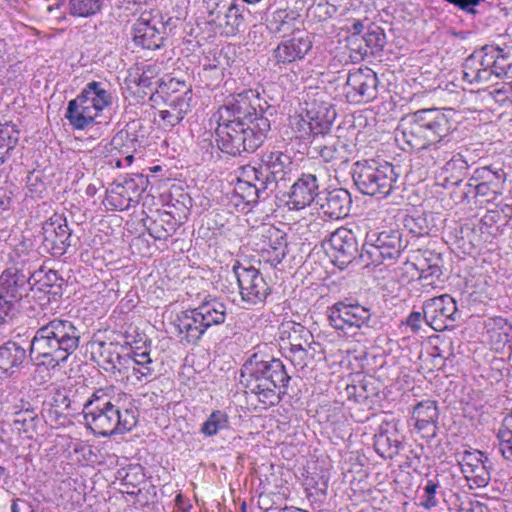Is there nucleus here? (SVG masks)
I'll list each match as a JSON object with an SVG mask.
<instances>
[{
    "instance_id": "f257e3e1",
    "label": "nucleus",
    "mask_w": 512,
    "mask_h": 512,
    "mask_svg": "<svg viewBox=\"0 0 512 512\" xmlns=\"http://www.w3.org/2000/svg\"><path fill=\"white\" fill-rule=\"evenodd\" d=\"M258 94L243 90L227 98L217 112L215 130L219 149L232 156L254 152L267 138L270 120L259 105Z\"/></svg>"
},
{
    "instance_id": "f03ea898",
    "label": "nucleus",
    "mask_w": 512,
    "mask_h": 512,
    "mask_svg": "<svg viewBox=\"0 0 512 512\" xmlns=\"http://www.w3.org/2000/svg\"><path fill=\"white\" fill-rule=\"evenodd\" d=\"M452 120L438 108L420 109L404 116L395 131L397 142L417 151L427 165L445 161L453 152Z\"/></svg>"
},
{
    "instance_id": "7ed1b4c3",
    "label": "nucleus",
    "mask_w": 512,
    "mask_h": 512,
    "mask_svg": "<svg viewBox=\"0 0 512 512\" xmlns=\"http://www.w3.org/2000/svg\"><path fill=\"white\" fill-rule=\"evenodd\" d=\"M291 377L280 359L255 352L240 370V382L265 406L277 405L286 393Z\"/></svg>"
},
{
    "instance_id": "20e7f679",
    "label": "nucleus",
    "mask_w": 512,
    "mask_h": 512,
    "mask_svg": "<svg viewBox=\"0 0 512 512\" xmlns=\"http://www.w3.org/2000/svg\"><path fill=\"white\" fill-rule=\"evenodd\" d=\"M81 330L70 320L54 318L35 332L29 354L51 369L63 366L79 347Z\"/></svg>"
},
{
    "instance_id": "39448f33",
    "label": "nucleus",
    "mask_w": 512,
    "mask_h": 512,
    "mask_svg": "<svg viewBox=\"0 0 512 512\" xmlns=\"http://www.w3.org/2000/svg\"><path fill=\"white\" fill-rule=\"evenodd\" d=\"M113 392V387L97 389L84 404V419L94 434H123L136 426L135 410L123 408L120 395Z\"/></svg>"
},
{
    "instance_id": "423d86ee",
    "label": "nucleus",
    "mask_w": 512,
    "mask_h": 512,
    "mask_svg": "<svg viewBox=\"0 0 512 512\" xmlns=\"http://www.w3.org/2000/svg\"><path fill=\"white\" fill-rule=\"evenodd\" d=\"M512 68V49L484 46L463 63V80L470 84H488L505 77Z\"/></svg>"
},
{
    "instance_id": "0eeeda50",
    "label": "nucleus",
    "mask_w": 512,
    "mask_h": 512,
    "mask_svg": "<svg viewBox=\"0 0 512 512\" xmlns=\"http://www.w3.org/2000/svg\"><path fill=\"white\" fill-rule=\"evenodd\" d=\"M112 104L113 95L110 85L105 82L91 81L76 98L68 102L65 118L73 129L84 130Z\"/></svg>"
},
{
    "instance_id": "6e6552de",
    "label": "nucleus",
    "mask_w": 512,
    "mask_h": 512,
    "mask_svg": "<svg viewBox=\"0 0 512 512\" xmlns=\"http://www.w3.org/2000/svg\"><path fill=\"white\" fill-rule=\"evenodd\" d=\"M226 316V305L208 295L197 307L178 314L174 325L187 343L196 344L210 327L224 323Z\"/></svg>"
},
{
    "instance_id": "1a4fd4ad",
    "label": "nucleus",
    "mask_w": 512,
    "mask_h": 512,
    "mask_svg": "<svg viewBox=\"0 0 512 512\" xmlns=\"http://www.w3.org/2000/svg\"><path fill=\"white\" fill-rule=\"evenodd\" d=\"M398 177L396 167L380 159L357 161L353 168L355 185L362 194L369 196H388L394 189Z\"/></svg>"
},
{
    "instance_id": "9d476101",
    "label": "nucleus",
    "mask_w": 512,
    "mask_h": 512,
    "mask_svg": "<svg viewBox=\"0 0 512 512\" xmlns=\"http://www.w3.org/2000/svg\"><path fill=\"white\" fill-rule=\"evenodd\" d=\"M335 117V110L330 105L324 103L317 111L311 108L294 115L290 119V125L297 138L308 139L327 134Z\"/></svg>"
},
{
    "instance_id": "9b49d317",
    "label": "nucleus",
    "mask_w": 512,
    "mask_h": 512,
    "mask_svg": "<svg viewBox=\"0 0 512 512\" xmlns=\"http://www.w3.org/2000/svg\"><path fill=\"white\" fill-rule=\"evenodd\" d=\"M371 307L358 303L337 302L328 309V320L332 327L346 335H354L362 327H370Z\"/></svg>"
},
{
    "instance_id": "f8f14e48",
    "label": "nucleus",
    "mask_w": 512,
    "mask_h": 512,
    "mask_svg": "<svg viewBox=\"0 0 512 512\" xmlns=\"http://www.w3.org/2000/svg\"><path fill=\"white\" fill-rule=\"evenodd\" d=\"M377 74L370 68H358L348 73L344 94L349 103H366L377 97Z\"/></svg>"
},
{
    "instance_id": "ddd939ff",
    "label": "nucleus",
    "mask_w": 512,
    "mask_h": 512,
    "mask_svg": "<svg viewBox=\"0 0 512 512\" xmlns=\"http://www.w3.org/2000/svg\"><path fill=\"white\" fill-rule=\"evenodd\" d=\"M422 310L426 324L435 331H443L451 327L458 314L456 301L448 294L424 301Z\"/></svg>"
},
{
    "instance_id": "4468645a",
    "label": "nucleus",
    "mask_w": 512,
    "mask_h": 512,
    "mask_svg": "<svg viewBox=\"0 0 512 512\" xmlns=\"http://www.w3.org/2000/svg\"><path fill=\"white\" fill-rule=\"evenodd\" d=\"M133 41L144 49L156 50L163 46L165 26L151 13L144 12L132 26Z\"/></svg>"
},
{
    "instance_id": "2eb2a0df",
    "label": "nucleus",
    "mask_w": 512,
    "mask_h": 512,
    "mask_svg": "<svg viewBox=\"0 0 512 512\" xmlns=\"http://www.w3.org/2000/svg\"><path fill=\"white\" fill-rule=\"evenodd\" d=\"M241 298L249 305L263 303L270 293V287L254 267L234 266Z\"/></svg>"
},
{
    "instance_id": "dca6fc26",
    "label": "nucleus",
    "mask_w": 512,
    "mask_h": 512,
    "mask_svg": "<svg viewBox=\"0 0 512 512\" xmlns=\"http://www.w3.org/2000/svg\"><path fill=\"white\" fill-rule=\"evenodd\" d=\"M260 164L266 175L265 180L273 191L279 181L290 179L294 169L291 156L280 150L264 152L260 158Z\"/></svg>"
},
{
    "instance_id": "f3484780",
    "label": "nucleus",
    "mask_w": 512,
    "mask_h": 512,
    "mask_svg": "<svg viewBox=\"0 0 512 512\" xmlns=\"http://www.w3.org/2000/svg\"><path fill=\"white\" fill-rule=\"evenodd\" d=\"M31 277L30 272L25 273L17 266L6 268L0 275V294L16 304L19 303L28 296L29 291H33Z\"/></svg>"
},
{
    "instance_id": "a211bd4d",
    "label": "nucleus",
    "mask_w": 512,
    "mask_h": 512,
    "mask_svg": "<svg viewBox=\"0 0 512 512\" xmlns=\"http://www.w3.org/2000/svg\"><path fill=\"white\" fill-rule=\"evenodd\" d=\"M312 47V38L308 34H293L277 45L273 50V57L276 64H291L303 60Z\"/></svg>"
},
{
    "instance_id": "6ab92c4d",
    "label": "nucleus",
    "mask_w": 512,
    "mask_h": 512,
    "mask_svg": "<svg viewBox=\"0 0 512 512\" xmlns=\"http://www.w3.org/2000/svg\"><path fill=\"white\" fill-rule=\"evenodd\" d=\"M356 252L357 241L353 232L341 227L335 230L328 239L322 241L320 247L315 246L308 256L312 254L319 256L321 253L326 256H337V254L351 256Z\"/></svg>"
},
{
    "instance_id": "aec40b11",
    "label": "nucleus",
    "mask_w": 512,
    "mask_h": 512,
    "mask_svg": "<svg viewBox=\"0 0 512 512\" xmlns=\"http://www.w3.org/2000/svg\"><path fill=\"white\" fill-rule=\"evenodd\" d=\"M400 247L401 242L398 233L387 231L379 234L372 233L367 235L362 253L359 256H363L364 253L367 256H396L400 253Z\"/></svg>"
},
{
    "instance_id": "412c9836",
    "label": "nucleus",
    "mask_w": 512,
    "mask_h": 512,
    "mask_svg": "<svg viewBox=\"0 0 512 512\" xmlns=\"http://www.w3.org/2000/svg\"><path fill=\"white\" fill-rule=\"evenodd\" d=\"M318 194V180L313 174H303L291 186L287 205L289 209L301 210L309 206Z\"/></svg>"
},
{
    "instance_id": "4be33fe9",
    "label": "nucleus",
    "mask_w": 512,
    "mask_h": 512,
    "mask_svg": "<svg viewBox=\"0 0 512 512\" xmlns=\"http://www.w3.org/2000/svg\"><path fill=\"white\" fill-rule=\"evenodd\" d=\"M312 157H320L324 162L342 165L352 157V149L346 141L339 138L325 144H314L308 152Z\"/></svg>"
},
{
    "instance_id": "5701e85b",
    "label": "nucleus",
    "mask_w": 512,
    "mask_h": 512,
    "mask_svg": "<svg viewBox=\"0 0 512 512\" xmlns=\"http://www.w3.org/2000/svg\"><path fill=\"white\" fill-rule=\"evenodd\" d=\"M186 94L182 98L173 97L165 98V108L158 111V116L161 120V126L164 129H171L178 125L191 110V101L189 95Z\"/></svg>"
},
{
    "instance_id": "b1692460",
    "label": "nucleus",
    "mask_w": 512,
    "mask_h": 512,
    "mask_svg": "<svg viewBox=\"0 0 512 512\" xmlns=\"http://www.w3.org/2000/svg\"><path fill=\"white\" fill-rule=\"evenodd\" d=\"M119 346L113 342L99 343V357L101 367L109 373H122L130 368V354H121L118 351Z\"/></svg>"
},
{
    "instance_id": "393cba45",
    "label": "nucleus",
    "mask_w": 512,
    "mask_h": 512,
    "mask_svg": "<svg viewBox=\"0 0 512 512\" xmlns=\"http://www.w3.org/2000/svg\"><path fill=\"white\" fill-rule=\"evenodd\" d=\"M352 205L348 190L340 188L329 191L321 204L323 214L332 220L343 219L349 215Z\"/></svg>"
},
{
    "instance_id": "a878e982",
    "label": "nucleus",
    "mask_w": 512,
    "mask_h": 512,
    "mask_svg": "<svg viewBox=\"0 0 512 512\" xmlns=\"http://www.w3.org/2000/svg\"><path fill=\"white\" fill-rule=\"evenodd\" d=\"M42 231L44 240L50 242L53 249L60 250V255L64 254V246L71 236L66 219L62 215L54 214L43 224Z\"/></svg>"
},
{
    "instance_id": "bb28decb",
    "label": "nucleus",
    "mask_w": 512,
    "mask_h": 512,
    "mask_svg": "<svg viewBox=\"0 0 512 512\" xmlns=\"http://www.w3.org/2000/svg\"><path fill=\"white\" fill-rule=\"evenodd\" d=\"M27 357L26 349L15 341H7L0 345V371L12 376L22 367Z\"/></svg>"
},
{
    "instance_id": "cd10ccee",
    "label": "nucleus",
    "mask_w": 512,
    "mask_h": 512,
    "mask_svg": "<svg viewBox=\"0 0 512 512\" xmlns=\"http://www.w3.org/2000/svg\"><path fill=\"white\" fill-rule=\"evenodd\" d=\"M402 446L396 429L390 431L388 424L380 425L374 436V447L381 457L392 459L399 454Z\"/></svg>"
},
{
    "instance_id": "c85d7f7f",
    "label": "nucleus",
    "mask_w": 512,
    "mask_h": 512,
    "mask_svg": "<svg viewBox=\"0 0 512 512\" xmlns=\"http://www.w3.org/2000/svg\"><path fill=\"white\" fill-rule=\"evenodd\" d=\"M438 417L439 411L436 401H420L413 408L412 419L415 420L416 429L425 430L428 427H432V437L436 435V424L438 421Z\"/></svg>"
},
{
    "instance_id": "c756f323",
    "label": "nucleus",
    "mask_w": 512,
    "mask_h": 512,
    "mask_svg": "<svg viewBox=\"0 0 512 512\" xmlns=\"http://www.w3.org/2000/svg\"><path fill=\"white\" fill-rule=\"evenodd\" d=\"M126 141H129L131 146H133V139L129 138V134L126 131L118 132L111 140V152L116 151L115 154L111 155L108 164L116 167L122 168L125 166H130L134 160V156L130 151V146L125 144Z\"/></svg>"
},
{
    "instance_id": "7c9ffc66",
    "label": "nucleus",
    "mask_w": 512,
    "mask_h": 512,
    "mask_svg": "<svg viewBox=\"0 0 512 512\" xmlns=\"http://www.w3.org/2000/svg\"><path fill=\"white\" fill-rule=\"evenodd\" d=\"M178 225L171 212L163 211L150 222L148 232L154 239L165 240L176 232Z\"/></svg>"
},
{
    "instance_id": "2f4dec72",
    "label": "nucleus",
    "mask_w": 512,
    "mask_h": 512,
    "mask_svg": "<svg viewBox=\"0 0 512 512\" xmlns=\"http://www.w3.org/2000/svg\"><path fill=\"white\" fill-rule=\"evenodd\" d=\"M403 225L409 233L415 236L429 235L432 231H437L435 218L431 213L406 215Z\"/></svg>"
},
{
    "instance_id": "473e14b6",
    "label": "nucleus",
    "mask_w": 512,
    "mask_h": 512,
    "mask_svg": "<svg viewBox=\"0 0 512 512\" xmlns=\"http://www.w3.org/2000/svg\"><path fill=\"white\" fill-rule=\"evenodd\" d=\"M469 168V163L461 153L452 154L442 166V175L445 180L450 181L453 185H458L465 178Z\"/></svg>"
},
{
    "instance_id": "72a5a7b5",
    "label": "nucleus",
    "mask_w": 512,
    "mask_h": 512,
    "mask_svg": "<svg viewBox=\"0 0 512 512\" xmlns=\"http://www.w3.org/2000/svg\"><path fill=\"white\" fill-rule=\"evenodd\" d=\"M218 24L226 36H234L244 28V16L241 8L230 4L223 16H218Z\"/></svg>"
},
{
    "instance_id": "f704fd0d",
    "label": "nucleus",
    "mask_w": 512,
    "mask_h": 512,
    "mask_svg": "<svg viewBox=\"0 0 512 512\" xmlns=\"http://www.w3.org/2000/svg\"><path fill=\"white\" fill-rule=\"evenodd\" d=\"M236 194L247 204L256 203L258 200H265L272 189L267 188V183L246 184L237 182L235 187Z\"/></svg>"
},
{
    "instance_id": "c9c22d12",
    "label": "nucleus",
    "mask_w": 512,
    "mask_h": 512,
    "mask_svg": "<svg viewBox=\"0 0 512 512\" xmlns=\"http://www.w3.org/2000/svg\"><path fill=\"white\" fill-rule=\"evenodd\" d=\"M506 174L502 169L493 170L489 166L480 167L474 170L470 181L490 185L491 188L503 189Z\"/></svg>"
},
{
    "instance_id": "e433bc0d",
    "label": "nucleus",
    "mask_w": 512,
    "mask_h": 512,
    "mask_svg": "<svg viewBox=\"0 0 512 512\" xmlns=\"http://www.w3.org/2000/svg\"><path fill=\"white\" fill-rule=\"evenodd\" d=\"M131 357V364L133 373L137 375L138 379H141L142 377H149L153 374L154 369L151 366L153 363L152 358L150 357L149 351L146 349L141 351L140 347H136L135 349H132L129 353Z\"/></svg>"
},
{
    "instance_id": "4c0bfd02",
    "label": "nucleus",
    "mask_w": 512,
    "mask_h": 512,
    "mask_svg": "<svg viewBox=\"0 0 512 512\" xmlns=\"http://www.w3.org/2000/svg\"><path fill=\"white\" fill-rule=\"evenodd\" d=\"M185 89L187 90L186 97L189 95V100H192L193 93L189 84L177 78L167 77V79H163L159 83V88H157L156 91L165 95V98H182L184 93L186 94Z\"/></svg>"
},
{
    "instance_id": "58836bf2",
    "label": "nucleus",
    "mask_w": 512,
    "mask_h": 512,
    "mask_svg": "<svg viewBox=\"0 0 512 512\" xmlns=\"http://www.w3.org/2000/svg\"><path fill=\"white\" fill-rule=\"evenodd\" d=\"M105 0H69L68 12L71 16L88 18L99 13Z\"/></svg>"
},
{
    "instance_id": "ea45409f",
    "label": "nucleus",
    "mask_w": 512,
    "mask_h": 512,
    "mask_svg": "<svg viewBox=\"0 0 512 512\" xmlns=\"http://www.w3.org/2000/svg\"><path fill=\"white\" fill-rule=\"evenodd\" d=\"M497 439L501 455L505 460L512 462V413L503 419Z\"/></svg>"
},
{
    "instance_id": "a19ab883",
    "label": "nucleus",
    "mask_w": 512,
    "mask_h": 512,
    "mask_svg": "<svg viewBox=\"0 0 512 512\" xmlns=\"http://www.w3.org/2000/svg\"><path fill=\"white\" fill-rule=\"evenodd\" d=\"M347 392L349 397H353L358 403H365L370 398L378 395V390L372 379H363L354 385L348 386Z\"/></svg>"
},
{
    "instance_id": "79ce46f5",
    "label": "nucleus",
    "mask_w": 512,
    "mask_h": 512,
    "mask_svg": "<svg viewBox=\"0 0 512 512\" xmlns=\"http://www.w3.org/2000/svg\"><path fill=\"white\" fill-rule=\"evenodd\" d=\"M229 427L228 415L220 410L213 411L201 426V433L207 437L216 435L220 430Z\"/></svg>"
},
{
    "instance_id": "37998d69",
    "label": "nucleus",
    "mask_w": 512,
    "mask_h": 512,
    "mask_svg": "<svg viewBox=\"0 0 512 512\" xmlns=\"http://www.w3.org/2000/svg\"><path fill=\"white\" fill-rule=\"evenodd\" d=\"M298 16L294 11L277 10L272 14L268 27L273 33H286L291 30Z\"/></svg>"
},
{
    "instance_id": "c03bdc74",
    "label": "nucleus",
    "mask_w": 512,
    "mask_h": 512,
    "mask_svg": "<svg viewBox=\"0 0 512 512\" xmlns=\"http://www.w3.org/2000/svg\"><path fill=\"white\" fill-rule=\"evenodd\" d=\"M107 203L112 206L116 210H126L129 209L132 203H137L138 200H133V198L126 194V191L122 187L120 183L115 184L107 194Z\"/></svg>"
},
{
    "instance_id": "a18cd8bd",
    "label": "nucleus",
    "mask_w": 512,
    "mask_h": 512,
    "mask_svg": "<svg viewBox=\"0 0 512 512\" xmlns=\"http://www.w3.org/2000/svg\"><path fill=\"white\" fill-rule=\"evenodd\" d=\"M491 463L487 456L477 466L470 469L469 473H464L465 478L471 481L477 487H485L489 484Z\"/></svg>"
},
{
    "instance_id": "49530a36",
    "label": "nucleus",
    "mask_w": 512,
    "mask_h": 512,
    "mask_svg": "<svg viewBox=\"0 0 512 512\" xmlns=\"http://www.w3.org/2000/svg\"><path fill=\"white\" fill-rule=\"evenodd\" d=\"M120 184L126 191V194H129L133 200H137L140 194L146 190L148 179L142 174H133L125 178Z\"/></svg>"
},
{
    "instance_id": "de8ad7c7",
    "label": "nucleus",
    "mask_w": 512,
    "mask_h": 512,
    "mask_svg": "<svg viewBox=\"0 0 512 512\" xmlns=\"http://www.w3.org/2000/svg\"><path fill=\"white\" fill-rule=\"evenodd\" d=\"M440 487L438 475L432 479H428L423 487V495L421 496L420 506L430 510L438 505L436 498L437 489Z\"/></svg>"
},
{
    "instance_id": "09e8293b",
    "label": "nucleus",
    "mask_w": 512,
    "mask_h": 512,
    "mask_svg": "<svg viewBox=\"0 0 512 512\" xmlns=\"http://www.w3.org/2000/svg\"><path fill=\"white\" fill-rule=\"evenodd\" d=\"M160 70V66L156 63L144 65L142 72L138 77L137 84L145 88H151L153 85H157L159 87V83L163 80L157 78Z\"/></svg>"
},
{
    "instance_id": "8fccbe9b",
    "label": "nucleus",
    "mask_w": 512,
    "mask_h": 512,
    "mask_svg": "<svg viewBox=\"0 0 512 512\" xmlns=\"http://www.w3.org/2000/svg\"><path fill=\"white\" fill-rule=\"evenodd\" d=\"M19 139V131L14 125L0 124V149H6V153L12 150Z\"/></svg>"
},
{
    "instance_id": "3c124183",
    "label": "nucleus",
    "mask_w": 512,
    "mask_h": 512,
    "mask_svg": "<svg viewBox=\"0 0 512 512\" xmlns=\"http://www.w3.org/2000/svg\"><path fill=\"white\" fill-rule=\"evenodd\" d=\"M266 175L264 171L261 169V164L258 166L247 165L242 168L241 177L238 179V182H243L246 184H256L265 182L266 183ZM267 188L271 189L269 183L267 182Z\"/></svg>"
},
{
    "instance_id": "603ef678",
    "label": "nucleus",
    "mask_w": 512,
    "mask_h": 512,
    "mask_svg": "<svg viewBox=\"0 0 512 512\" xmlns=\"http://www.w3.org/2000/svg\"><path fill=\"white\" fill-rule=\"evenodd\" d=\"M458 463L461 467V472L469 473L470 469L474 466H477L479 463H481L484 460V453L475 450V451H469L465 450L462 453L458 454Z\"/></svg>"
},
{
    "instance_id": "864d4df0",
    "label": "nucleus",
    "mask_w": 512,
    "mask_h": 512,
    "mask_svg": "<svg viewBox=\"0 0 512 512\" xmlns=\"http://www.w3.org/2000/svg\"><path fill=\"white\" fill-rule=\"evenodd\" d=\"M221 56V53H219L218 57L216 56V54H214L213 59H211L210 57H205L202 73L200 74L202 78H207L209 77V72H214L215 80L220 81L222 79L224 67L220 59Z\"/></svg>"
},
{
    "instance_id": "5fc2aeb1",
    "label": "nucleus",
    "mask_w": 512,
    "mask_h": 512,
    "mask_svg": "<svg viewBox=\"0 0 512 512\" xmlns=\"http://www.w3.org/2000/svg\"><path fill=\"white\" fill-rule=\"evenodd\" d=\"M385 39V34L379 27L368 30L363 36V40L366 46L371 50L372 53L375 50L378 51L384 47Z\"/></svg>"
},
{
    "instance_id": "6e6d98bb",
    "label": "nucleus",
    "mask_w": 512,
    "mask_h": 512,
    "mask_svg": "<svg viewBox=\"0 0 512 512\" xmlns=\"http://www.w3.org/2000/svg\"><path fill=\"white\" fill-rule=\"evenodd\" d=\"M269 233L272 239V251H274V256H286L290 253L285 234L281 233L279 230H269Z\"/></svg>"
},
{
    "instance_id": "4d7b16f0",
    "label": "nucleus",
    "mask_w": 512,
    "mask_h": 512,
    "mask_svg": "<svg viewBox=\"0 0 512 512\" xmlns=\"http://www.w3.org/2000/svg\"><path fill=\"white\" fill-rule=\"evenodd\" d=\"M253 250L258 253V254H261V255H264V254H274V251H272V239H271V236L270 234L269 235H257L254 237V240H253Z\"/></svg>"
},
{
    "instance_id": "13d9d810",
    "label": "nucleus",
    "mask_w": 512,
    "mask_h": 512,
    "mask_svg": "<svg viewBox=\"0 0 512 512\" xmlns=\"http://www.w3.org/2000/svg\"><path fill=\"white\" fill-rule=\"evenodd\" d=\"M16 311V303L0 294V324L12 319Z\"/></svg>"
},
{
    "instance_id": "bf43d9fd",
    "label": "nucleus",
    "mask_w": 512,
    "mask_h": 512,
    "mask_svg": "<svg viewBox=\"0 0 512 512\" xmlns=\"http://www.w3.org/2000/svg\"><path fill=\"white\" fill-rule=\"evenodd\" d=\"M503 193L501 188H491L490 185L481 184L476 182L475 194L476 196L487 197V202L496 200Z\"/></svg>"
},
{
    "instance_id": "052dcab7",
    "label": "nucleus",
    "mask_w": 512,
    "mask_h": 512,
    "mask_svg": "<svg viewBox=\"0 0 512 512\" xmlns=\"http://www.w3.org/2000/svg\"><path fill=\"white\" fill-rule=\"evenodd\" d=\"M14 419L15 425H21L23 427L33 426V422L37 419V414L34 409L27 408L23 411H19L15 414Z\"/></svg>"
},
{
    "instance_id": "680f3d73",
    "label": "nucleus",
    "mask_w": 512,
    "mask_h": 512,
    "mask_svg": "<svg viewBox=\"0 0 512 512\" xmlns=\"http://www.w3.org/2000/svg\"><path fill=\"white\" fill-rule=\"evenodd\" d=\"M449 4L454 5L458 9L469 13V14H475L476 13V6H478L481 2L484 0H445Z\"/></svg>"
},
{
    "instance_id": "e2e57ef3",
    "label": "nucleus",
    "mask_w": 512,
    "mask_h": 512,
    "mask_svg": "<svg viewBox=\"0 0 512 512\" xmlns=\"http://www.w3.org/2000/svg\"><path fill=\"white\" fill-rule=\"evenodd\" d=\"M64 284H65V280L60 279V281L53 282V284H50L49 286L44 287L43 291L48 296V302H51V301L56 302L61 298V296L63 294L62 287Z\"/></svg>"
},
{
    "instance_id": "0e129e2a",
    "label": "nucleus",
    "mask_w": 512,
    "mask_h": 512,
    "mask_svg": "<svg viewBox=\"0 0 512 512\" xmlns=\"http://www.w3.org/2000/svg\"><path fill=\"white\" fill-rule=\"evenodd\" d=\"M137 467H129L128 469H121L118 471V475L122 480L123 486H131L133 489L136 487L135 479L138 474Z\"/></svg>"
},
{
    "instance_id": "69168bd1",
    "label": "nucleus",
    "mask_w": 512,
    "mask_h": 512,
    "mask_svg": "<svg viewBox=\"0 0 512 512\" xmlns=\"http://www.w3.org/2000/svg\"><path fill=\"white\" fill-rule=\"evenodd\" d=\"M424 260L428 263V267L426 269L421 270L420 279L427 280L429 278L439 279L442 275L441 267L434 263H430V258H424Z\"/></svg>"
},
{
    "instance_id": "338daca9",
    "label": "nucleus",
    "mask_w": 512,
    "mask_h": 512,
    "mask_svg": "<svg viewBox=\"0 0 512 512\" xmlns=\"http://www.w3.org/2000/svg\"><path fill=\"white\" fill-rule=\"evenodd\" d=\"M316 9L319 10V16L323 18H331L338 11L337 5L335 3H331L329 0L325 3H319Z\"/></svg>"
},
{
    "instance_id": "774afa93",
    "label": "nucleus",
    "mask_w": 512,
    "mask_h": 512,
    "mask_svg": "<svg viewBox=\"0 0 512 512\" xmlns=\"http://www.w3.org/2000/svg\"><path fill=\"white\" fill-rule=\"evenodd\" d=\"M308 353L307 350H298L290 355V360L297 368L303 369L307 366Z\"/></svg>"
}]
</instances>
